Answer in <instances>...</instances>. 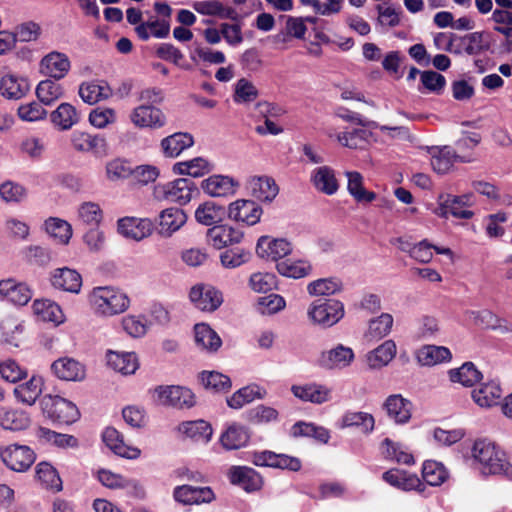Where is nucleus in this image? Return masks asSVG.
<instances>
[{
    "mask_svg": "<svg viewBox=\"0 0 512 512\" xmlns=\"http://www.w3.org/2000/svg\"><path fill=\"white\" fill-rule=\"evenodd\" d=\"M472 457L481 465L483 474H502L512 479V465L505 452L494 442L487 439L476 440L472 447Z\"/></svg>",
    "mask_w": 512,
    "mask_h": 512,
    "instance_id": "1",
    "label": "nucleus"
},
{
    "mask_svg": "<svg viewBox=\"0 0 512 512\" xmlns=\"http://www.w3.org/2000/svg\"><path fill=\"white\" fill-rule=\"evenodd\" d=\"M89 301L94 311L101 316L111 317L122 314L130 306V298L121 289L113 286L93 288Z\"/></svg>",
    "mask_w": 512,
    "mask_h": 512,
    "instance_id": "2",
    "label": "nucleus"
},
{
    "mask_svg": "<svg viewBox=\"0 0 512 512\" xmlns=\"http://www.w3.org/2000/svg\"><path fill=\"white\" fill-rule=\"evenodd\" d=\"M44 417L53 423L72 424L80 417L78 407L71 401L60 396L47 394L39 401Z\"/></svg>",
    "mask_w": 512,
    "mask_h": 512,
    "instance_id": "3",
    "label": "nucleus"
},
{
    "mask_svg": "<svg viewBox=\"0 0 512 512\" xmlns=\"http://www.w3.org/2000/svg\"><path fill=\"white\" fill-rule=\"evenodd\" d=\"M344 305L336 299L313 301L307 311L309 319L324 328L332 327L344 317Z\"/></svg>",
    "mask_w": 512,
    "mask_h": 512,
    "instance_id": "4",
    "label": "nucleus"
},
{
    "mask_svg": "<svg viewBox=\"0 0 512 512\" xmlns=\"http://www.w3.org/2000/svg\"><path fill=\"white\" fill-rule=\"evenodd\" d=\"M197 191V186L193 180L189 178H178L157 185L155 187V196L161 200L184 205L191 201L193 194Z\"/></svg>",
    "mask_w": 512,
    "mask_h": 512,
    "instance_id": "5",
    "label": "nucleus"
},
{
    "mask_svg": "<svg viewBox=\"0 0 512 512\" xmlns=\"http://www.w3.org/2000/svg\"><path fill=\"white\" fill-rule=\"evenodd\" d=\"M158 401L178 409H189L195 405L193 392L182 386H159L155 389Z\"/></svg>",
    "mask_w": 512,
    "mask_h": 512,
    "instance_id": "6",
    "label": "nucleus"
},
{
    "mask_svg": "<svg viewBox=\"0 0 512 512\" xmlns=\"http://www.w3.org/2000/svg\"><path fill=\"white\" fill-rule=\"evenodd\" d=\"M71 145L77 152L91 153L96 157H103L108 151L107 140L103 135L80 130L72 132Z\"/></svg>",
    "mask_w": 512,
    "mask_h": 512,
    "instance_id": "7",
    "label": "nucleus"
},
{
    "mask_svg": "<svg viewBox=\"0 0 512 512\" xmlns=\"http://www.w3.org/2000/svg\"><path fill=\"white\" fill-rule=\"evenodd\" d=\"M191 302L200 310L213 312L223 303V295L220 290L209 284H197L189 293Z\"/></svg>",
    "mask_w": 512,
    "mask_h": 512,
    "instance_id": "8",
    "label": "nucleus"
},
{
    "mask_svg": "<svg viewBox=\"0 0 512 512\" xmlns=\"http://www.w3.org/2000/svg\"><path fill=\"white\" fill-rule=\"evenodd\" d=\"M0 458L2 462L15 472H25L32 465V453L29 446L10 445L0 449Z\"/></svg>",
    "mask_w": 512,
    "mask_h": 512,
    "instance_id": "9",
    "label": "nucleus"
},
{
    "mask_svg": "<svg viewBox=\"0 0 512 512\" xmlns=\"http://www.w3.org/2000/svg\"><path fill=\"white\" fill-rule=\"evenodd\" d=\"M226 212L229 219L252 226L260 221L263 210L252 200L239 199L230 203Z\"/></svg>",
    "mask_w": 512,
    "mask_h": 512,
    "instance_id": "10",
    "label": "nucleus"
},
{
    "mask_svg": "<svg viewBox=\"0 0 512 512\" xmlns=\"http://www.w3.org/2000/svg\"><path fill=\"white\" fill-rule=\"evenodd\" d=\"M71 68L69 57L65 53L52 51L45 55L39 63V72L54 80L63 79Z\"/></svg>",
    "mask_w": 512,
    "mask_h": 512,
    "instance_id": "11",
    "label": "nucleus"
},
{
    "mask_svg": "<svg viewBox=\"0 0 512 512\" xmlns=\"http://www.w3.org/2000/svg\"><path fill=\"white\" fill-rule=\"evenodd\" d=\"M153 223L148 218L124 217L118 220V232L135 241H140L151 235Z\"/></svg>",
    "mask_w": 512,
    "mask_h": 512,
    "instance_id": "12",
    "label": "nucleus"
},
{
    "mask_svg": "<svg viewBox=\"0 0 512 512\" xmlns=\"http://www.w3.org/2000/svg\"><path fill=\"white\" fill-rule=\"evenodd\" d=\"M131 122L139 128H161L166 123L163 112L153 105H139L130 114Z\"/></svg>",
    "mask_w": 512,
    "mask_h": 512,
    "instance_id": "13",
    "label": "nucleus"
},
{
    "mask_svg": "<svg viewBox=\"0 0 512 512\" xmlns=\"http://www.w3.org/2000/svg\"><path fill=\"white\" fill-rule=\"evenodd\" d=\"M355 359L352 348L338 344L336 347L323 351L319 357V365L325 369H344Z\"/></svg>",
    "mask_w": 512,
    "mask_h": 512,
    "instance_id": "14",
    "label": "nucleus"
},
{
    "mask_svg": "<svg viewBox=\"0 0 512 512\" xmlns=\"http://www.w3.org/2000/svg\"><path fill=\"white\" fill-rule=\"evenodd\" d=\"M292 251L290 242L285 239H272L269 236H261L256 245V253L267 260L278 261Z\"/></svg>",
    "mask_w": 512,
    "mask_h": 512,
    "instance_id": "15",
    "label": "nucleus"
},
{
    "mask_svg": "<svg viewBox=\"0 0 512 512\" xmlns=\"http://www.w3.org/2000/svg\"><path fill=\"white\" fill-rule=\"evenodd\" d=\"M0 297L14 305L24 306L31 299V291L26 283L8 278L0 281Z\"/></svg>",
    "mask_w": 512,
    "mask_h": 512,
    "instance_id": "16",
    "label": "nucleus"
},
{
    "mask_svg": "<svg viewBox=\"0 0 512 512\" xmlns=\"http://www.w3.org/2000/svg\"><path fill=\"white\" fill-rule=\"evenodd\" d=\"M102 440L114 454L120 457L137 459L141 454L140 449L126 444L123 435L113 427H107L104 430Z\"/></svg>",
    "mask_w": 512,
    "mask_h": 512,
    "instance_id": "17",
    "label": "nucleus"
},
{
    "mask_svg": "<svg viewBox=\"0 0 512 512\" xmlns=\"http://www.w3.org/2000/svg\"><path fill=\"white\" fill-rule=\"evenodd\" d=\"M502 394L503 391L500 383L495 379L481 383L471 392L474 402L482 408H489L498 405L502 398Z\"/></svg>",
    "mask_w": 512,
    "mask_h": 512,
    "instance_id": "18",
    "label": "nucleus"
},
{
    "mask_svg": "<svg viewBox=\"0 0 512 512\" xmlns=\"http://www.w3.org/2000/svg\"><path fill=\"white\" fill-rule=\"evenodd\" d=\"M310 182L318 192L328 196L336 194L339 189L334 169L326 165L319 166L311 171Z\"/></svg>",
    "mask_w": 512,
    "mask_h": 512,
    "instance_id": "19",
    "label": "nucleus"
},
{
    "mask_svg": "<svg viewBox=\"0 0 512 512\" xmlns=\"http://www.w3.org/2000/svg\"><path fill=\"white\" fill-rule=\"evenodd\" d=\"M428 153L431 155V166L438 174L448 173L457 161L466 162L463 157L457 155L449 146L429 147Z\"/></svg>",
    "mask_w": 512,
    "mask_h": 512,
    "instance_id": "20",
    "label": "nucleus"
},
{
    "mask_svg": "<svg viewBox=\"0 0 512 512\" xmlns=\"http://www.w3.org/2000/svg\"><path fill=\"white\" fill-rule=\"evenodd\" d=\"M173 496L179 503L192 505L210 502L214 498V493L209 487L182 485L174 489Z\"/></svg>",
    "mask_w": 512,
    "mask_h": 512,
    "instance_id": "21",
    "label": "nucleus"
},
{
    "mask_svg": "<svg viewBox=\"0 0 512 512\" xmlns=\"http://www.w3.org/2000/svg\"><path fill=\"white\" fill-rule=\"evenodd\" d=\"M232 484L239 485L247 492L259 490L263 485L261 475L251 467L234 466L229 471Z\"/></svg>",
    "mask_w": 512,
    "mask_h": 512,
    "instance_id": "22",
    "label": "nucleus"
},
{
    "mask_svg": "<svg viewBox=\"0 0 512 512\" xmlns=\"http://www.w3.org/2000/svg\"><path fill=\"white\" fill-rule=\"evenodd\" d=\"M291 392L296 398L313 404H323L331 399V389L317 383L293 385Z\"/></svg>",
    "mask_w": 512,
    "mask_h": 512,
    "instance_id": "23",
    "label": "nucleus"
},
{
    "mask_svg": "<svg viewBox=\"0 0 512 512\" xmlns=\"http://www.w3.org/2000/svg\"><path fill=\"white\" fill-rule=\"evenodd\" d=\"M201 187L211 197H226L236 192L238 182L229 176L212 175L202 181Z\"/></svg>",
    "mask_w": 512,
    "mask_h": 512,
    "instance_id": "24",
    "label": "nucleus"
},
{
    "mask_svg": "<svg viewBox=\"0 0 512 512\" xmlns=\"http://www.w3.org/2000/svg\"><path fill=\"white\" fill-rule=\"evenodd\" d=\"M50 281L54 288L75 294H78L82 287L81 275L67 267L55 269Z\"/></svg>",
    "mask_w": 512,
    "mask_h": 512,
    "instance_id": "25",
    "label": "nucleus"
},
{
    "mask_svg": "<svg viewBox=\"0 0 512 512\" xmlns=\"http://www.w3.org/2000/svg\"><path fill=\"white\" fill-rule=\"evenodd\" d=\"M383 407L388 417L396 424H405L411 418L412 404L400 394L390 395L385 400Z\"/></svg>",
    "mask_w": 512,
    "mask_h": 512,
    "instance_id": "26",
    "label": "nucleus"
},
{
    "mask_svg": "<svg viewBox=\"0 0 512 512\" xmlns=\"http://www.w3.org/2000/svg\"><path fill=\"white\" fill-rule=\"evenodd\" d=\"M209 242L217 249L237 244L243 238V232L228 225H216L207 232Z\"/></svg>",
    "mask_w": 512,
    "mask_h": 512,
    "instance_id": "27",
    "label": "nucleus"
},
{
    "mask_svg": "<svg viewBox=\"0 0 512 512\" xmlns=\"http://www.w3.org/2000/svg\"><path fill=\"white\" fill-rule=\"evenodd\" d=\"M51 368L54 374L62 380L81 381L85 377L84 366L72 358H60L53 362Z\"/></svg>",
    "mask_w": 512,
    "mask_h": 512,
    "instance_id": "28",
    "label": "nucleus"
},
{
    "mask_svg": "<svg viewBox=\"0 0 512 512\" xmlns=\"http://www.w3.org/2000/svg\"><path fill=\"white\" fill-rule=\"evenodd\" d=\"M455 195L442 194L438 198V206L435 209V214L441 218L447 219L449 215L458 219H471L474 212L460 205L458 201H454Z\"/></svg>",
    "mask_w": 512,
    "mask_h": 512,
    "instance_id": "29",
    "label": "nucleus"
},
{
    "mask_svg": "<svg viewBox=\"0 0 512 512\" xmlns=\"http://www.w3.org/2000/svg\"><path fill=\"white\" fill-rule=\"evenodd\" d=\"M187 221L185 212L176 207L163 210L159 215V233L169 237L179 230Z\"/></svg>",
    "mask_w": 512,
    "mask_h": 512,
    "instance_id": "30",
    "label": "nucleus"
},
{
    "mask_svg": "<svg viewBox=\"0 0 512 512\" xmlns=\"http://www.w3.org/2000/svg\"><path fill=\"white\" fill-rule=\"evenodd\" d=\"M250 436L249 428L233 423L221 434L220 442L225 449L236 450L246 446Z\"/></svg>",
    "mask_w": 512,
    "mask_h": 512,
    "instance_id": "31",
    "label": "nucleus"
},
{
    "mask_svg": "<svg viewBox=\"0 0 512 512\" xmlns=\"http://www.w3.org/2000/svg\"><path fill=\"white\" fill-rule=\"evenodd\" d=\"M248 187L252 196L262 202H271L279 192L275 181L267 176L252 177Z\"/></svg>",
    "mask_w": 512,
    "mask_h": 512,
    "instance_id": "32",
    "label": "nucleus"
},
{
    "mask_svg": "<svg viewBox=\"0 0 512 512\" xmlns=\"http://www.w3.org/2000/svg\"><path fill=\"white\" fill-rule=\"evenodd\" d=\"M396 351L395 342L391 339L386 340L366 354L367 365L371 369H380L387 366L395 357Z\"/></svg>",
    "mask_w": 512,
    "mask_h": 512,
    "instance_id": "33",
    "label": "nucleus"
},
{
    "mask_svg": "<svg viewBox=\"0 0 512 512\" xmlns=\"http://www.w3.org/2000/svg\"><path fill=\"white\" fill-rule=\"evenodd\" d=\"M195 343L203 351L214 353L222 345V340L215 330L206 323L194 326Z\"/></svg>",
    "mask_w": 512,
    "mask_h": 512,
    "instance_id": "34",
    "label": "nucleus"
},
{
    "mask_svg": "<svg viewBox=\"0 0 512 512\" xmlns=\"http://www.w3.org/2000/svg\"><path fill=\"white\" fill-rule=\"evenodd\" d=\"M107 364L113 370L130 375L138 369V359L133 352L108 351L106 354Z\"/></svg>",
    "mask_w": 512,
    "mask_h": 512,
    "instance_id": "35",
    "label": "nucleus"
},
{
    "mask_svg": "<svg viewBox=\"0 0 512 512\" xmlns=\"http://www.w3.org/2000/svg\"><path fill=\"white\" fill-rule=\"evenodd\" d=\"M34 314L42 321L51 322L55 326L65 322V315L61 307L49 299L34 300Z\"/></svg>",
    "mask_w": 512,
    "mask_h": 512,
    "instance_id": "36",
    "label": "nucleus"
},
{
    "mask_svg": "<svg viewBox=\"0 0 512 512\" xmlns=\"http://www.w3.org/2000/svg\"><path fill=\"white\" fill-rule=\"evenodd\" d=\"M194 144V138L187 132H177L161 141V148L165 156L177 157L185 149L190 148Z\"/></svg>",
    "mask_w": 512,
    "mask_h": 512,
    "instance_id": "37",
    "label": "nucleus"
},
{
    "mask_svg": "<svg viewBox=\"0 0 512 512\" xmlns=\"http://www.w3.org/2000/svg\"><path fill=\"white\" fill-rule=\"evenodd\" d=\"M226 214L225 207L213 201H207L197 207L195 210V219L199 224L204 226H216L224 220Z\"/></svg>",
    "mask_w": 512,
    "mask_h": 512,
    "instance_id": "38",
    "label": "nucleus"
},
{
    "mask_svg": "<svg viewBox=\"0 0 512 512\" xmlns=\"http://www.w3.org/2000/svg\"><path fill=\"white\" fill-rule=\"evenodd\" d=\"M178 431L193 441L203 443H208L213 434L211 425L202 419L182 422Z\"/></svg>",
    "mask_w": 512,
    "mask_h": 512,
    "instance_id": "39",
    "label": "nucleus"
},
{
    "mask_svg": "<svg viewBox=\"0 0 512 512\" xmlns=\"http://www.w3.org/2000/svg\"><path fill=\"white\" fill-rule=\"evenodd\" d=\"M30 91V82L27 78L8 75L0 81V93L8 99H21Z\"/></svg>",
    "mask_w": 512,
    "mask_h": 512,
    "instance_id": "40",
    "label": "nucleus"
},
{
    "mask_svg": "<svg viewBox=\"0 0 512 512\" xmlns=\"http://www.w3.org/2000/svg\"><path fill=\"white\" fill-rule=\"evenodd\" d=\"M375 419L372 414L362 411H347L339 420L340 428L357 427L364 434L374 430Z\"/></svg>",
    "mask_w": 512,
    "mask_h": 512,
    "instance_id": "41",
    "label": "nucleus"
},
{
    "mask_svg": "<svg viewBox=\"0 0 512 512\" xmlns=\"http://www.w3.org/2000/svg\"><path fill=\"white\" fill-rule=\"evenodd\" d=\"M112 90L105 81L83 83L79 87V96L87 104H95L111 96Z\"/></svg>",
    "mask_w": 512,
    "mask_h": 512,
    "instance_id": "42",
    "label": "nucleus"
},
{
    "mask_svg": "<svg viewBox=\"0 0 512 512\" xmlns=\"http://www.w3.org/2000/svg\"><path fill=\"white\" fill-rule=\"evenodd\" d=\"M476 325L487 329L497 330L501 333L512 332V324L504 318L498 317L490 310L472 311L470 312Z\"/></svg>",
    "mask_w": 512,
    "mask_h": 512,
    "instance_id": "43",
    "label": "nucleus"
},
{
    "mask_svg": "<svg viewBox=\"0 0 512 512\" xmlns=\"http://www.w3.org/2000/svg\"><path fill=\"white\" fill-rule=\"evenodd\" d=\"M30 425L29 414L5 406H0V427L6 430H22Z\"/></svg>",
    "mask_w": 512,
    "mask_h": 512,
    "instance_id": "44",
    "label": "nucleus"
},
{
    "mask_svg": "<svg viewBox=\"0 0 512 512\" xmlns=\"http://www.w3.org/2000/svg\"><path fill=\"white\" fill-rule=\"evenodd\" d=\"M213 170V164L203 157H196L191 160L177 162L173 171L180 175H188L194 178L202 177Z\"/></svg>",
    "mask_w": 512,
    "mask_h": 512,
    "instance_id": "45",
    "label": "nucleus"
},
{
    "mask_svg": "<svg viewBox=\"0 0 512 512\" xmlns=\"http://www.w3.org/2000/svg\"><path fill=\"white\" fill-rule=\"evenodd\" d=\"M51 122L60 130H69L76 125L80 116L76 108L70 103H61L51 114Z\"/></svg>",
    "mask_w": 512,
    "mask_h": 512,
    "instance_id": "46",
    "label": "nucleus"
},
{
    "mask_svg": "<svg viewBox=\"0 0 512 512\" xmlns=\"http://www.w3.org/2000/svg\"><path fill=\"white\" fill-rule=\"evenodd\" d=\"M451 352L444 346L426 345L416 352V359L422 366H433L451 359Z\"/></svg>",
    "mask_w": 512,
    "mask_h": 512,
    "instance_id": "47",
    "label": "nucleus"
},
{
    "mask_svg": "<svg viewBox=\"0 0 512 512\" xmlns=\"http://www.w3.org/2000/svg\"><path fill=\"white\" fill-rule=\"evenodd\" d=\"M265 395V389L257 384L248 385L240 388L231 397L227 398V405L232 409H240L255 399L264 398Z\"/></svg>",
    "mask_w": 512,
    "mask_h": 512,
    "instance_id": "48",
    "label": "nucleus"
},
{
    "mask_svg": "<svg viewBox=\"0 0 512 512\" xmlns=\"http://www.w3.org/2000/svg\"><path fill=\"white\" fill-rule=\"evenodd\" d=\"M347 190L358 203H370L376 199V194L364 188L363 176L357 171H346Z\"/></svg>",
    "mask_w": 512,
    "mask_h": 512,
    "instance_id": "49",
    "label": "nucleus"
},
{
    "mask_svg": "<svg viewBox=\"0 0 512 512\" xmlns=\"http://www.w3.org/2000/svg\"><path fill=\"white\" fill-rule=\"evenodd\" d=\"M393 316L389 313H382L369 321L368 330L365 338L368 341H379L390 334L393 327Z\"/></svg>",
    "mask_w": 512,
    "mask_h": 512,
    "instance_id": "50",
    "label": "nucleus"
},
{
    "mask_svg": "<svg viewBox=\"0 0 512 512\" xmlns=\"http://www.w3.org/2000/svg\"><path fill=\"white\" fill-rule=\"evenodd\" d=\"M46 233L60 244H68L72 237L71 225L63 219L50 217L44 222Z\"/></svg>",
    "mask_w": 512,
    "mask_h": 512,
    "instance_id": "51",
    "label": "nucleus"
},
{
    "mask_svg": "<svg viewBox=\"0 0 512 512\" xmlns=\"http://www.w3.org/2000/svg\"><path fill=\"white\" fill-rule=\"evenodd\" d=\"M36 476L40 484L47 490L59 492L63 488L58 471L48 462H40L37 465Z\"/></svg>",
    "mask_w": 512,
    "mask_h": 512,
    "instance_id": "52",
    "label": "nucleus"
},
{
    "mask_svg": "<svg viewBox=\"0 0 512 512\" xmlns=\"http://www.w3.org/2000/svg\"><path fill=\"white\" fill-rule=\"evenodd\" d=\"M491 20L496 24L494 31L505 37L507 47H512V9H494Z\"/></svg>",
    "mask_w": 512,
    "mask_h": 512,
    "instance_id": "53",
    "label": "nucleus"
},
{
    "mask_svg": "<svg viewBox=\"0 0 512 512\" xmlns=\"http://www.w3.org/2000/svg\"><path fill=\"white\" fill-rule=\"evenodd\" d=\"M35 94L41 104L50 106L63 95V88L54 79H47L38 83Z\"/></svg>",
    "mask_w": 512,
    "mask_h": 512,
    "instance_id": "54",
    "label": "nucleus"
},
{
    "mask_svg": "<svg viewBox=\"0 0 512 512\" xmlns=\"http://www.w3.org/2000/svg\"><path fill=\"white\" fill-rule=\"evenodd\" d=\"M276 269L282 276L299 279L308 276L312 271V266L304 260L293 261L287 259L278 262Z\"/></svg>",
    "mask_w": 512,
    "mask_h": 512,
    "instance_id": "55",
    "label": "nucleus"
},
{
    "mask_svg": "<svg viewBox=\"0 0 512 512\" xmlns=\"http://www.w3.org/2000/svg\"><path fill=\"white\" fill-rule=\"evenodd\" d=\"M341 290L342 282L336 277L317 279L307 286V291L312 296H330Z\"/></svg>",
    "mask_w": 512,
    "mask_h": 512,
    "instance_id": "56",
    "label": "nucleus"
},
{
    "mask_svg": "<svg viewBox=\"0 0 512 512\" xmlns=\"http://www.w3.org/2000/svg\"><path fill=\"white\" fill-rule=\"evenodd\" d=\"M423 480L430 486H439L448 478V471L440 462L428 460L422 467Z\"/></svg>",
    "mask_w": 512,
    "mask_h": 512,
    "instance_id": "57",
    "label": "nucleus"
},
{
    "mask_svg": "<svg viewBox=\"0 0 512 512\" xmlns=\"http://www.w3.org/2000/svg\"><path fill=\"white\" fill-rule=\"evenodd\" d=\"M481 378V372L472 362H466L460 368L450 371L452 382H458L467 387L473 386Z\"/></svg>",
    "mask_w": 512,
    "mask_h": 512,
    "instance_id": "58",
    "label": "nucleus"
},
{
    "mask_svg": "<svg viewBox=\"0 0 512 512\" xmlns=\"http://www.w3.org/2000/svg\"><path fill=\"white\" fill-rule=\"evenodd\" d=\"M97 478L103 486L109 489H136L138 487L137 481L126 479L122 475L106 469H100L97 472Z\"/></svg>",
    "mask_w": 512,
    "mask_h": 512,
    "instance_id": "59",
    "label": "nucleus"
},
{
    "mask_svg": "<svg viewBox=\"0 0 512 512\" xmlns=\"http://www.w3.org/2000/svg\"><path fill=\"white\" fill-rule=\"evenodd\" d=\"M371 132L365 129H353L341 132L337 136L339 143L350 149H363L368 144Z\"/></svg>",
    "mask_w": 512,
    "mask_h": 512,
    "instance_id": "60",
    "label": "nucleus"
},
{
    "mask_svg": "<svg viewBox=\"0 0 512 512\" xmlns=\"http://www.w3.org/2000/svg\"><path fill=\"white\" fill-rule=\"evenodd\" d=\"M105 172L107 179L112 182L125 180L133 173L131 163L122 158H115L107 162Z\"/></svg>",
    "mask_w": 512,
    "mask_h": 512,
    "instance_id": "61",
    "label": "nucleus"
},
{
    "mask_svg": "<svg viewBox=\"0 0 512 512\" xmlns=\"http://www.w3.org/2000/svg\"><path fill=\"white\" fill-rule=\"evenodd\" d=\"M246 419L257 425L268 424L271 422H277L279 419V413L273 407L260 404L246 412Z\"/></svg>",
    "mask_w": 512,
    "mask_h": 512,
    "instance_id": "62",
    "label": "nucleus"
},
{
    "mask_svg": "<svg viewBox=\"0 0 512 512\" xmlns=\"http://www.w3.org/2000/svg\"><path fill=\"white\" fill-rule=\"evenodd\" d=\"M78 220L85 225L97 227L103 217L102 209L95 202H84L78 208Z\"/></svg>",
    "mask_w": 512,
    "mask_h": 512,
    "instance_id": "63",
    "label": "nucleus"
},
{
    "mask_svg": "<svg viewBox=\"0 0 512 512\" xmlns=\"http://www.w3.org/2000/svg\"><path fill=\"white\" fill-rule=\"evenodd\" d=\"M201 381L206 389H210L215 392H226L232 385L231 380L227 375L215 371L202 372Z\"/></svg>",
    "mask_w": 512,
    "mask_h": 512,
    "instance_id": "64",
    "label": "nucleus"
}]
</instances>
